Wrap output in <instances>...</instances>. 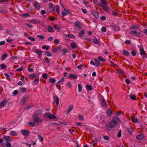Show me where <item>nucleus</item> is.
<instances>
[{
  "label": "nucleus",
  "instance_id": "nucleus-1",
  "mask_svg": "<svg viewBox=\"0 0 147 147\" xmlns=\"http://www.w3.org/2000/svg\"><path fill=\"white\" fill-rule=\"evenodd\" d=\"M120 122V120L119 118L116 117H113L112 120L107 123L106 126L107 129L108 131L111 130L117 123Z\"/></svg>",
  "mask_w": 147,
  "mask_h": 147
},
{
  "label": "nucleus",
  "instance_id": "nucleus-2",
  "mask_svg": "<svg viewBox=\"0 0 147 147\" xmlns=\"http://www.w3.org/2000/svg\"><path fill=\"white\" fill-rule=\"evenodd\" d=\"M29 97V96L28 94L24 95L21 101V104L22 105H25L28 100Z\"/></svg>",
  "mask_w": 147,
  "mask_h": 147
},
{
  "label": "nucleus",
  "instance_id": "nucleus-3",
  "mask_svg": "<svg viewBox=\"0 0 147 147\" xmlns=\"http://www.w3.org/2000/svg\"><path fill=\"white\" fill-rule=\"evenodd\" d=\"M32 119L33 121L36 123H40L42 121V120L39 117H36L35 115H33Z\"/></svg>",
  "mask_w": 147,
  "mask_h": 147
},
{
  "label": "nucleus",
  "instance_id": "nucleus-4",
  "mask_svg": "<svg viewBox=\"0 0 147 147\" xmlns=\"http://www.w3.org/2000/svg\"><path fill=\"white\" fill-rule=\"evenodd\" d=\"M44 116L50 119H55L56 118V117L54 115L51 114L49 112L45 113L44 114Z\"/></svg>",
  "mask_w": 147,
  "mask_h": 147
},
{
  "label": "nucleus",
  "instance_id": "nucleus-5",
  "mask_svg": "<svg viewBox=\"0 0 147 147\" xmlns=\"http://www.w3.org/2000/svg\"><path fill=\"white\" fill-rule=\"evenodd\" d=\"M62 6L64 8V11H62L61 12L62 16V17L68 15L70 13V11L68 9H66L63 6Z\"/></svg>",
  "mask_w": 147,
  "mask_h": 147
},
{
  "label": "nucleus",
  "instance_id": "nucleus-6",
  "mask_svg": "<svg viewBox=\"0 0 147 147\" xmlns=\"http://www.w3.org/2000/svg\"><path fill=\"white\" fill-rule=\"evenodd\" d=\"M21 132L24 136H28L30 134L29 131L26 129H23L21 130Z\"/></svg>",
  "mask_w": 147,
  "mask_h": 147
},
{
  "label": "nucleus",
  "instance_id": "nucleus-7",
  "mask_svg": "<svg viewBox=\"0 0 147 147\" xmlns=\"http://www.w3.org/2000/svg\"><path fill=\"white\" fill-rule=\"evenodd\" d=\"M33 5L36 9L39 10L40 9V4L37 1H34L33 3Z\"/></svg>",
  "mask_w": 147,
  "mask_h": 147
},
{
  "label": "nucleus",
  "instance_id": "nucleus-8",
  "mask_svg": "<svg viewBox=\"0 0 147 147\" xmlns=\"http://www.w3.org/2000/svg\"><path fill=\"white\" fill-rule=\"evenodd\" d=\"M74 25L80 29L82 28V23L78 21L75 22L74 23Z\"/></svg>",
  "mask_w": 147,
  "mask_h": 147
},
{
  "label": "nucleus",
  "instance_id": "nucleus-9",
  "mask_svg": "<svg viewBox=\"0 0 147 147\" xmlns=\"http://www.w3.org/2000/svg\"><path fill=\"white\" fill-rule=\"evenodd\" d=\"M137 139L140 140H142L144 138V135L142 134H140L136 136Z\"/></svg>",
  "mask_w": 147,
  "mask_h": 147
},
{
  "label": "nucleus",
  "instance_id": "nucleus-10",
  "mask_svg": "<svg viewBox=\"0 0 147 147\" xmlns=\"http://www.w3.org/2000/svg\"><path fill=\"white\" fill-rule=\"evenodd\" d=\"M42 114V111L40 110H38L35 112L33 115L36 117H40Z\"/></svg>",
  "mask_w": 147,
  "mask_h": 147
},
{
  "label": "nucleus",
  "instance_id": "nucleus-11",
  "mask_svg": "<svg viewBox=\"0 0 147 147\" xmlns=\"http://www.w3.org/2000/svg\"><path fill=\"white\" fill-rule=\"evenodd\" d=\"M3 138L8 141L11 142L13 141L12 138L10 136H3Z\"/></svg>",
  "mask_w": 147,
  "mask_h": 147
},
{
  "label": "nucleus",
  "instance_id": "nucleus-12",
  "mask_svg": "<svg viewBox=\"0 0 147 147\" xmlns=\"http://www.w3.org/2000/svg\"><path fill=\"white\" fill-rule=\"evenodd\" d=\"M7 101L6 100H4L0 102V107H5L6 105Z\"/></svg>",
  "mask_w": 147,
  "mask_h": 147
},
{
  "label": "nucleus",
  "instance_id": "nucleus-13",
  "mask_svg": "<svg viewBox=\"0 0 147 147\" xmlns=\"http://www.w3.org/2000/svg\"><path fill=\"white\" fill-rule=\"evenodd\" d=\"M100 104L101 105L104 107H106L107 106V104L104 98H102L101 101L100 102Z\"/></svg>",
  "mask_w": 147,
  "mask_h": 147
},
{
  "label": "nucleus",
  "instance_id": "nucleus-14",
  "mask_svg": "<svg viewBox=\"0 0 147 147\" xmlns=\"http://www.w3.org/2000/svg\"><path fill=\"white\" fill-rule=\"evenodd\" d=\"M140 51L141 55H146V53L145 51L143 48H140Z\"/></svg>",
  "mask_w": 147,
  "mask_h": 147
},
{
  "label": "nucleus",
  "instance_id": "nucleus-15",
  "mask_svg": "<svg viewBox=\"0 0 147 147\" xmlns=\"http://www.w3.org/2000/svg\"><path fill=\"white\" fill-rule=\"evenodd\" d=\"M73 105H71L69 106L67 111V113H69L73 109Z\"/></svg>",
  "mask_w": 147,
  "mask_h": 147
},
{
  "label": "nucleus",
  "instance_id": "nucleus-16",
  "mask_svg": "<svg viewBox=\"0 0 147 147\" xmlns=\"http://www.w3.org/2000/svg\"><path fill=\"white\" fill-rule=\"evenodd\" d=\"M35 53L38 54L40 57H41L42 56L41 53L42 51L39 49H36L35 52Z\"/></svg>",
  "mask_w": 147,
  "mask_h": 147
},
{
  "label": "nucleus",
  "instance_id": "nucleus-17",
  "mask_svg": "<svg viewBox=\"0 0 147 147\" xmlns=\"http://www.w3.org/2000/svg\"><path fill=\"white\" fill-rule=\"evenodd\" d=\"M68 77L70 78H72L74 79H77L78 77L77 76L74 75H73L72 74H70L68 76Z\"/></svg>",
  "mask_w": 147,
  "mask_h": 147
},
{
  "label": "nucleus",
  "instance_id": "nucleus-18",
  "mask_svg": "<svg viewBox=\"0 0 147 147\" xmlns=\"http://www.w3.org/2000/svg\"><path fill=\"white\" fill-rule=\"evenodd\" d=\"M10 134L11 135L13 136H16L18 135V134L17 132L13 131H12L10 132Z\"/></svg>",
  "mask_w": 147,
  "mask_h": 147
},
{
  "label": "nucleus",
  "instance_id": "nucleus-19",
  "mask_svg": "<svg viewBox=\"0 0 147 147\" xmlns=\"http://www.w3.org/2000/svg\"><path fill=\"white\" fill-rule=\"evenodd\" d=\"M132 121L134 123H137L138 122V119L135 117L132 116L131 118Z\"/></svg>",
  "mask_w": 147,
  "mask_h": 147
},
{
  "label": "nucleus",
  "instance_id": "nucleus-20",
  "mask_svg": "<svg viewBox=\"0 0 147 147\" xmlns=\"http://www.w3.org/2000/svg\"><path fill=\"white\" fill-rule=\"evenodd\" d=\"M54 100L55 101V102L57 105V106H58L59 104V99L58 97L56 96L54 97Z\"/></svg>",
  "mask_w": 147,
  "mask_h": 147
},
{
  "label": "nucleus",
  "instance_id": "nucleus-21",
  "mask_svg": "<svg viewBox=\"0 0 147 147\" xmlns=\"http://www.w3.org/2000/svg\"><path fill=\"white\" fill-rule=\"evenodd\" d=\"M138 28L137 24H132L130 27L131 29H137Z\"/></svg>",
  "mask_w": 147,
  "mask_h": 147
},
{
  "label": "nucleus",
  "instance_id": "nucleus-22",
  "mask_svg": "<svg viewBox=\"0 0 147 147\" xmlns=\"http://www.w3.org/2000/svg\"><path fill=\"white\" fill-rule=\"evenodd\" d=\"M85 33V32L83 30H82L79 33V36L82 38H83V36L84 34Z\"/></svg>",
  "mask_w": 147,
  "mask_h": 147
},
{
  "label": "nucleus",
  "instance_id": "nucleus-23",
  "mask_svg": "<svg viewBox=\"0 0 147 147\" xmlns=\"http://www.w3.org/2000/svg\"><path fill=\"white\" fill-rule=\"evenodd\" d=\"M94 60L95 62L94 65H95L96 67L98 66L100 64V62L96 58H94Z\"/></svg>",
  "mask_w": 147,
  "mask_h": 147
},
{
  "label": "nucleus",
  "instance_id": "nucleus-24",
  "mask_svg": "<svg viewBox=\"0 0 147 147\" xmlns=\"http://www.w3.org/2000/svg\"><path fill=\"white\" fill-rule=\"evenodd\" d=\"M104 10L105 11H109V7H106V6H104L103 5H100Z\"/></svg>",
  "mask_w": 147,
  "mask_h": 147
},
{
  "label": "nucleus",
  "instance_id": "nucleus-25",
  "mask_svg": "<svg viewBox=\"0 0 147 147\" xmlns=\"http://www.w3.org/2000/svg\"><path fill=\"white\" fill-rule=\"evenodd\" d=\"M48 31L49 32H54V30L53 27L51 26H48Z\"/></svg>",
  "mask_w": 147,
  "mask_h": 147
},
{
  "label": "nucleus",
  "instance_id": "nucleus-26",
  "mask_svg": "<svg viewBox=\"0 0 147 147\" xmlns=\"http://www.w3.org/2000/svg\"><path fill=\"white\" fill-rule=\"evenodd\" d=\"M100 2L104 6H106L108 4L107 3L105 0H100Z\"/></svg>",
  "mask_w": 147,
  "mask_h": 147
},
{
  "label": "nucleus",
  "instance_id": "nucleus-27",
  "mask_svg": "<svg viewBox=\"0 0 147 147\" xmlns=\"http://www.w3.org/2000/svg\"><path fill=\"white\" fill-rule=\"evenodd\" d=\"M7 55L6 53L3 54L1 57V59L2 60H4L7 57Z\"/></svg>",
  "mask_w": 147,
  "mask_h": 147
},
{
  "label": "nucleus",
  "instance_id": "nucleus-28",
  "mask_svg": "<svg viewBox=\"0 0 147 147\" xmlns=\"http://www.w3.org/2000/svg\"><path fill=\"white\" fill-rule=\"evenodd\" d=\"M21 16L22 17H24L25 18H27L28 17L30 16V15L28 13H27L22 14Z\"/></svg>",
  "mask_w": 147,
  "mask_h": 147
},
{
  "label": "nucleus",
  "instance_id": "nucleus-29",
  "mask_svg": "<svg viewBox=\"0 0 147 147\" xmlns=\"http://www.w3.org/2000/svg\"><path fill=\"white\" fill-rule=\"evenodd\" d=\"M65 79V78L64 77H62L61 79L58 82L57 84H61L64 81Z\"/></svg>",
  "mask_w": 147,
  "mask_h": 147
},
{
  "label": "nucleus",
  "instance_id": "nucleus-30",
  "mask_svg": "<svg viewBox=\"0 0 147 147\" xmlns=\"http://www.w3.org/2000/svg\"><path fill=\"white\" fill-rule=\"evenodd\" d=\"M36 74H32L30 75L29 77L31 79H33L34 78H35L36 77Z\"/></svg>",
  "mask_w": 147,
  "mask_h": 147
},
{
  "label": "nucleus",
  "instance_id": "nucleus-31",
  "mask_svg": "<svg viewBox=\"0 0 147 147\" xmlns=\"http://www.w3.org/2000/svg\"><path fill=\"white\" fill-rule=\"evenodd\" d=\"M86 89L89 90H91L92 89V86L90 85H86Z\"/></svg>",
  "mask_w": 147,
  "mask_h": 147
},
{
  "label": "nucleus",
  "instance_id": "nucleus-32",
  "mask_svg": "<svg viewBox=\"0 0 147 147\" xmlns=\"http://www.w3.org/2000/svg\"><path fill=\"white\" fill-rule=\"evenodd\" d=\"M6 145L7 147H14L13 146H12L11 144L8 142H6Z\"/></svg>",
  "mask_w": 147,
  "mask_h": 147
},
{
  "label": "nucleus",
  "instance_id": "nucleus-33",
  "mask_svg": "<svg viewBox=\"0 0 147 147\" xmlns=\"http://www.w3.org/2000/svg\"><path fill=\"white\" fill-rule=\"evenodd\" d=\"M98 60L101 62H104L105 59L101 56H99L98 57Z\"/></svg>",
  "mask_w": 147,
  "mask_h": 147
},
{
  "label": "nucleus",
  "instance_id": "nucleus-34",
  "mask_svg": "<svg viewBox=\"0 0 147 147\" xmlns=\"http://www.w3.org/2000/svg\"><path fill=\"white\" fill-rule=\"evenodd\" d=\"M55 8L56 9V10L57 13L58 14H60V11H59V7L57 5H56L55 6Z\"/></svg>",
  "mask_w": 147,
  "mask_h": 147
},
{
  "label": "nucleus",
  "instance_id": "nucleus-35",
  "mask_svg": "<svg viewBox=\"0 0 147 147\" xmlns=\"http://www.w3.org/2000/svg\"><path fill=\"white\" fill-rule=\"evenodd\" d=\"M107 114L110 116H111L113 114V113L111 109H109L107 110Z\"/></svg>",
  "mask_w": 147,
  "mask_h": 147
},
{
  "label": "nucleus",
  "instance_id": "nucleus-36",
  "mask_svg": "<svg viewBox=\"0 0 147 147\" xmlns=\"http://www.w3.org/2000/svg\"><path fill=\"white\" fill-rule=\"evenodd\" d=\"M78 91L79 92H80L82 91V87L80 84H78Z\"/></svg>",
  "mask_w": 147,
  "mask_h": 147
},
{
  "label": "nucleus",
  "instance_id": "nucleus-37",
  "mask_svg": "<svg viewBox=\"0 0 147 147\" xmlns=\"http://www.w3.org/2000/svg\"><path fill=\"white\" fill-rule=\"evenodd\" d=\"M28 125L30 126L33 127L35 126V123L33 122H30L28 123Z\"/></svg>",
  "mask_w": 147,
  "mask_h": 147
},
{
  "label": "nucleus",
  "instance_id": "nucleus-38",
  "mask_svg": "<svg viewBox=\"0 0 147 147\" xmlns=\"http://www.w3.org/2000/svg\"><path fill=\"white\" fill-rule=\"evenodd\" d=\"M39 81V78H35V80L34 81V82H33L34 84L35 85H36V84H37L38 83Z\"/></svg>",
  "mask_w": 147,
  "mask_h": 147
},
{
  "label": "nucleus",
  "instance_id": "nucleus-39",
  "mask_svg": "<svg viewBox=\"0 0 147 147\" xmlns=\"http://www.w3.org/2000/svg\"><path fill=\"white\" fill-rule=\"evenodd\" d=\"M47 56H51L52 55L51 53L49 51L45 52L44 53Z\"/></svg>",
  "mask_w": 147,
  "mask_h": 147
},
{
  "label": "nucleus",
  "instance_id": "nucleus-40",
  "mask_svg": "<svg viewBox=\"0 0 147 147\" xmlns=\"http://www.w3.org/2000/svg\"><path fill=\"white\" fill-rule=\"evenodd\" d=\"M71 47L72 48H75L76 47V45L74 43H72L71 44Z\"/></svg>",
  "mask_w": 147,
  "mask_h": 147
},
{
  "label": "nucleus",
  "instance_id": "nucleus-41",
  "mask_svg": "<svg viewBox=\"0 0 147 147\" xmlns=\"http://www.w3.org/2000/svg\"><path fill=\"white\" fill-rule=\"evenodd\" d=\"M66 36L67 37L69 38H75V36H74L71 35V34H67Z\"/></svg>",
  "mask_w": 147,
  "mask_h": 147
},
{
  "label": "nucleus",
  "instance_id": "nucleus-42",
  "mask_svg": "<svg viewBox=\"0 0 147 147\" xmlns=\"http://www.w3.org/2000/svg\"><path fill=\"white\" fill-rule=\"evenodd\" d=\"M123 54L127 56L129 55V53L128 51L124 50L123 51Z\"/></svg>",
  "mask_w": 147,
  "mask_h": 147
},
{
  "label": "nucleus",
  "instance_id": "nucleus-43",
  "mask_svg": "<svg viewBox=\"0 0 147 147\" xmlns=\"http://www.w3.org/2000/svg\"><path fill=\"white\" fill-rule=\"evenodd\" d=\"M130 33L131 34H134L136 36V34L137 33V31L136 30H132L130 32Z\"/></svg>",
  "mask_w": 147,
  "mask_h": 147
},
{
  "label": "nucleus",
  "instance_id": "nucleus-44",
  "mask_svg": "<svg viewBox=\"0 0 147 147\" xmlns=\"http://www.w3.org/2000/svg\"><path fill=\"white\" fill-rule=\"evenodd\" d=\"M25 84V82L24 81H19L18 83V85L19 86Z\"/></svg>",
  "mask_w": 147,
  "mask_h": 147
},
{
  "label": "nucleus",
  "instance_id": "nucleus-45",
  "mask_svg": "<svg viewBox=\"0 0 147 147\" xmlns=\"http://www.w3.org/2000/svg\"><path fill=\"white\" fill-rule=\"evenodd\" d=\"M42 48L43 49H46V50H48L49 49V46H47L46 45H44L42 46Z\"/></svg>",
  "mask_w": 147,
  "mask_h": 147
},
{
  "label": "nucleus",
  "instance_id": "nucleus-46",
  "mask_svg": "<svg viewBox=\"0 0 147 147\" xmlns=\"http://www.w3.org/2000/svg\"><path fill=\"white\" fill-rule=\"evenodd\" d=\"M134 131L133 127L129 128V134L131 135Z\"/></svg>",
  "mask_w": 147,
  "mask_h": 147
},
{
  "label": "nucleus",
  "instance_id": "nucleus-47",
  "mask_svg": "<svg viewBox=\"0 0 147 147\" xmlns=\"http://www.w3.org/2000/svg\"><path fill=\"white\" fill-rule=\"evenodd\" d=\"M79 119L81 121H83L84 120V118L83 116L81 115H79L78 116Z\"/></svg>",
  "mask_w": 147,
  "mask_h": 147
},
{
  "label": "nucleus",
  "instance_id": "nucleus-48",
  "mask_svg": "<svg viewBox=\"0 0 147 147\" xmlns=\"http://www.w3.org/2000/svg\"><path fill=\"white\" fill-rule=\"evenodd\" d=\"M130 98L133 100H136V96L134 95H131L130 97Z\"/></svg>",
  "mask_w": 147,
  "mask_h": 147
},
{
  "label": "nucleus",
  "instance_id": "nucleus-49",
  "mask_svg": "<svg viewBox=\"0 0 147 147\" xmlns=\"http://www.w3.org/2000/svg\"><path fill=\"white\" fill-rule=\"evenodd\" d=\"M117 72L119 74H123L124 73V72L121 69H119L117 71Z\"/></svg>",
  "mask_w": 147,
  "mask_h": 147
},
{
  "label": "nucleus",
  "instance_id": "nucleus-50",
  "mask_svg": "<svg viewBox=\"0 0 147 147\" xmlns=\"http://www.w3.org/2000/svg\"><path fill=\"white\" fill-rule=\"evenodd\" d=\"M142 33L141 32H138L137 31V33L136 34V36H142Z\"/></svg>",
  "mask_w": 147,
  "mask_h": 147
},
{
  "label": "nucleus",
  "instance_id": "nucleus-51",
  "mask_svg": "<svg viewBox=\"0 0 147 147\" xmlns=\"http://www.w3.org/2000/svg\"><path fill=\"white\" fill-rule=\"evenodd\" d=\"M94 16L96 17V18H98L99 17V15L98 13L96 12L95 11L94 12Z\"/></svg>",
  "mask_w": 147,
  "mask_h": 147
},
{
  "label": "nucleus",
  "instance_id": "nucleus-52",
  "mask_svg": "<svg viewBox=\"0 0 147 147\" xmlns=\"http://www.w3.org/2000/svg\"><path fill=\"white\" fill-rule=\"evenodd\" d=\"M93 42L95 44H97L99 42L98 40L96 38H94L93 39Z\"/></svg>",
  "mask_w": 147,
  "mask_h": 147
},
{
  "label": "nucleus",
  "instance_id": "nucleus-53",
  "mask_svg": "<svg viewBox=\"0 0 147 147\" xmlns=\"http://www.w3.org/2000/svg\"><path fill=\"white\" fill-rule=\"evenodd\" d=\"M37 37L40 39L43 40L45 39V37L44 36L38 35H37Z\"/></svg>",
  "mask_w": 147,
  "mask_h": 147
},
{
  "label": "nucleus",
  "instance_id": "nucleus-54",
  "mask_svg": "<svg viewBox=\"0 0 147 147\" xmlns=\"http://www.w3.org/2000/svg\"><path fill=\"white\" fill-rule=\"evenodd\" d=\"M63 55H64L65 54V53H67L68 52V50L66 49H64L63 50Z\"/></svg>",
  "mask_w": 147,
  "mask_h": 147
},
{
  "label": "nucleus",
  "instance_id": "nucleus-55",
  "mask_svg": "<svg viewBox=\"0 0 147 147\" xmlns=\"http://www.w3.org/2000/svg\"><path fill=\"white\" fill-rule=\"evenodd\" d=\"M25 24L27 26L28 28H32L33 27V26H32V25L30 24Z\"/></svg>",
  "mask_w": 147,
  "mask_h": 147
},
{
  "label": "nucleus",
  "instance_id": "nucleus-56",
  "mask_svg": "<svg viewBox=\"0 0 147 147\" xmlns=\"http://www.w3.org/2000/svg\"><path fill=\"white\" fill-rule=\"evenodd\" d=\"M42 76L44 78L46 79L47 78L48 75L44 73L42 74Z\"/></svg>",
  "mask_w": 147,
  "mask_h": 147
},
{
  "label": "nucleus",
  "instance_id": "nucleus-57",
  "mask_svg": "<svg viewBox=\"0 0 147 147\" xmlns=\"http://www.w3.org/2000/svg\"><path fill=\"white\" fill-rule=\"evenodd\" d=\"M38 137L39 140L40 141V142L42 141L43 140V138L39 135H38Z\"/></svg>",
  "mask_w": 147,
  "mask_h": 147
},
{
  "label": "nucleus",
  "instance_id": "nucleus-58",
  "mask_svg": "<svg viewBox=\"0 0 147 147\" xmlns=\"http://www.w3.org/2000/svg\"><path fill=\"white\" fill-rule=\"evenodd\" d=\"M101 30L103 32H105L106 31V28L105 27H102L101 28Z\"/></svg>",
  "mask_w": 147,
  "mask_h": 147
},
{
  "label": "nucleus",
  "instance_id": "nucleus-59",
  "mask_svg": "<svg viewBox=\"0 0 147 147\" xmlns=\"http://www.w3.org/2000/svg\"><path fill=\"white\" fill-rule=\"evenodd\" d=\"M1 68L4 69L6 67V65L4 64H1L0 65Z\"/></svg>",
  "mask_w": 147,
  "mask_h": 147
},
{
  "label": "nucleus",
  "instance_id": "nucleus-60",
  "mask_svg": "<svg viewBox=\"0 0 147 147\" xmlns=\"http://www.w3.org/2000/svg\"><path fill=\"white\" fill-rule=\"evenodd\" d=\"M50 82L52 83H54L56 81L53 78H51L49 79Z\"/></svg>",
  "mask_w": 147,
  "mask_h": 147
},
{
  "label": "nucleus",
  "instance_id": "nucleus-61",
  "mask_svg": "<svg viewBox=\"0 0 147 147\" xmlns=\"http://www.w3.org/2000/svg\"><path fill=\"white\" fill-rule=\"evenodd\" d=\"M59 42V40L58 39H56L54 40V43L55 44H58Z\"/></svg>",
  "mask_w": 147,
  "mask_h": 147
},
{
  "label": "nucleus",
  "instance_id": "nucleus-62",
  "mask_svg": "<svg viewBox=\"0 0 147 147\" xmlns=\"http://www.w3.org/2000/svg\"><path fill=\"white\" fill-rule=\"evenodd\" d=\"M131 54L133 56H135L136 55V53L134 51H132L131 52Z\"/></svg>",
  "mask_w": 147,
  "mask_h": 147
},
{
  "label": "nucleus",
  "instance_id": "nucleus-63",
  "mask_svg": "<svg viewBox=\"0 0 147 147\" xmlns=\"http://www.w3.org/2000/svg\"><path fill=\"white\" fill-rule=\"evenodd\" d=\"M28 38L32 41H34L35 40V38H34L32 37H28Z\"/></svg>",
  "mask_w": 147,
  "mask_h": 147
},
{
  "label": "nucleus",
  "instance_id": "nucleus-64",
  "mask_svg": "<svg viewBox=\"0 0 147 147\" xmlns=\"http://www.w3.org/2000/svg\"><path fill=\"white\" fill-rule=\"evenodd\" d=\"M21 90L22 92H24L26 91V89L24 87L22 88L21 89Z\"/></svg>",
  "mask_w": 147,
  "mask_h": 147
}]
</instances>
